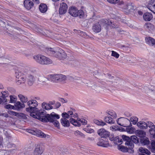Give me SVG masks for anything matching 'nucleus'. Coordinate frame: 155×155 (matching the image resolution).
Instances as JSON below:
<instances>
[{
  "label": "nucleus",
  "instance_id": "obj_47",
  "mask_svg": "<svg viewBox=\"0 0 155 155\" xmlns=\"http://www.w3.org/2000/svg\"><path fill=\"white\" fill-rule=\"evenodd\" d=\"M108 114L109 115L112 116L114 118H115L117 117V115L115 112L111 110L109 111Z\"/></svg>",
  "mask_w": 155,
  "mask_h": 155
},
{
  "label": "nucleus",
  "instance_id": "obj_6",
  "mask_svg": "<svg viewBox=\"0 0 155 155\" xmlns=\"http://www.w3.org/2000/svg\"><path fill=\"white\" fill-rule=\"evenodd\" d=\"M117 122L118 125L124 127H130L132 125L130 120L126 118H120L117 120Z\"/></svg>",
  "mask_w": 155,
  "mask_h": 155
},
{
  "label": "nucleus",
  "instance_id": "obj_12",
  "mask_svg": "<svg viewBox=\"0 0 155 155\" xmlns=\"http://www.w3.org/2000/svg\"><path fill=\"white\" fill-rule=\"evenodd\" d=\"M97 144L98 146L105 147H108L109 146L108 140L107 138H104L100 139Z\"/></svg>",
  "mask_w": 155,
  "mask_h": 155
},
{
  "label": "nucleus",
  "instance_id": "obj_15",
  "mask_svg": "<svg viewBox=\"0 0 155 155\" xmlns=\"http://www.w3.org/2000/svg\"><path fill=\"white\" fill-rule=\"evenodd\" d=\"M67 55L64 51L61 49H59L57 51L55 57L61 60L65 59Z\"/></svg>",
  "mask_w": 155,
  "mask_h": 155
},
{
  "label": "nucleus",
  "instance_id": "obj_61",
  "mask_svg": "<svg viewBox=\"0 0 155 155\" xmlns=\"http://www.w3.org/2000/svg\"><path fill=\"white\" fill-rule=\"evenodd\" d=\"M0 115L6 118L8 117V115L7 113H1L0 114Z\"/></svg>",
  "mask_w": 155,
  "mask_h": 155
},
{
  "label": "nucleus",
  "instance_id": "obj_59",
  "mask_svg": "<svg viewBox=\"0 0 155 155\" xmlns=\"http://www.w3.org/2000/svg\"><path fill=\"white\" fill-rule=\"evenodd\" d=\"M109 140L111 141L114 140V143H115V140L114 139V136L113 135H111L110 136H109Z\"/></svg>",
  "mask_w": 155,
  "mask_h": 155
},
{
  "label": "nucleus",
  "instance_id": "obj_18",
  "mask_svg": "<svg viewBox=\"0 0 155 155\" xmlns=\"http://www.w3.org/2000/svg\"><path fill=\"white\" fill-rule=\"evenodd\" d=\"M101 22V21H100ZM101 24L103 25L100 22H97L94 23L92 26V30L95 33H99L101 30Z\"/></svg>",
  "mask_w": 155,
  "mask_h": 155
},
{
  "label": "nucleus",
  "instance_id": "obj_60",
  "mask_svg": "<svg viewBox=\"0 0 155 155\" xmlns=\"http://www.w3.org/2000/svg\"><path fill=\"white\" fill-rule=\"evenodd\" d=\"M59 100L62 103H65L67 102V100H64L63 98H60Z\"/></svg>",
  "mask_w": 155,
  "mask_h": 155
},
{
  "label": "nucleus",
  "instance_id": "obj_36",
  "mask_svg": "<svg viewBox=\"0 0 155 155\" xmlns=\"http://www.w3.org/2000/svg\"><path fill=\"white\" fill-rule=\"evenodd\" d=\"M18 97L23 103L28 101V99L26 96H24L21 94H19L18 95Z\"/></svg>",
  "mask_w": 155,
  "mask_h": 155
},
{
  "label": "nucleus",
  "instance_id": "obj_8",
  "mask_svg": "<svg viewBox=\"0 0 155 155\" xmlns=\"http://www.w3.org/2000/svg\"><path fill=\"white\" fill-rule=\"evenodd\" d=\"M122 138L123 140L125 141V144L126 145H129L130 148V150L131 151H130V152H132V149L133 147H134V144L132 142H131L130 140V137H129L126 135H123L122 136Z\"/></svg>",
  "mask_w": 155,
  "mask_h": 155
},
{
  "label": "nucleus",
  "instance_id": "obj_26",
  "mask_svg": "<svg viewBox=\"0 0 155 155\" xmlns=\"http://www.w3.org/2000/svg\"><path fill=\"white\" fill-rule=\"evenodd\" d=\"M61 125L65 127H68L70 126V124L68 120L65 119H61L60 120Z\"/></svg>",
  "mask_w": 155,
  "mask_h": 155
},
{
  "label": "nucleus",
  "instance_id": "obj_51",
  "mask_svg": "<svg viewBox=\"0 0 155 155\" xmlns=\"http://www.w3.org/2000/svg\"><path fill=\"white\" fill-rule=\"evenodd\" d=\"M151 146L152 147V151L155 152V141H152L151 143Z\"/></svg>",
  "mask_w": 155,
  "mask_h": 155
},
{
  "label": "nucleus",
  "instance_id": "obj_56",
  "mask_svg": "<svg viewBox=\"0 0 155 155\" xmlns=\"http://www.w3.org/2000/svg\"><path fill=\"white\" fill-rule=\"evenodd\" d=\"M122 143V140L121 139L120 140L119 139H117V140H115V143L116 144H121Z\"/></svg>",
  "mask_w": 155,
  "mask_h": 155
},
{
  "label": "nucleus",
  "instance_id": "obj_24",
  "mask_svg": "<svg viewBox=\"0 0 155 155\" xmlns=\"http://www.w3.org/2000/svg\"><path fill=\"white\" fill-rule=\"evenodd\" d=\"M153 15L151 13L149 12L145 13L143 15V18L144 20L147 21H149L153 18Z\"/></svg>",
  "mask_w": 155,
  "mask_h": 155
},
{
  "label": "nucleus",
  "instance_id": "obj_52",
  "mask_svg": "<svg viewBox=\"0 0 155 155\" xmlns=\"http://www.w3.org/2000/svg\"><path fill=\"white\" fill-rule=\"evenodd\" d=\"M107 1L109 3L115 4L118 3L119 1V0H107Z\"/></svg>",
  "mask_w": 155,
  "mask_h": 155
},
{
  "label": "nucleus",
  "instance_id": "obj_22",
  "mask_svg": "<svg viewBox=\"0 0 155 155\" xmlns=\"http://www.w3.org/2000/svg\"><path fill=\"white\" fill-rule=\"evenodd\" d=\"M128 147H125L124 146H121L119 148V150H121V151H122L124 152H128L129 153H133L134 152V148H132V150L133 151H132V152H130V151H131V150H130V147H129L130 146L129 145H127Z\"/></svg>",
  "mask_w": 155,
  "mask_h": 155
},
{
  "label": "nucleus",
  "instance_id": "obj_38",
  "mask_svg": "<svg viewBox=\"0 0 155 155\" xmlns=\"http://www.w3.org/2000/svg\"><path fill=\"white\" fill-rule=\"evenodd\" d=\"M93 122L95 124L101 126H104L106 124L105 122L102 120L100 121L97 120H94Z\"/></svg>",
  "mask_w": 155,
  "mask_h": 155
},
{
  "label": "nucleus",
  "instance_id": "obj_54",
  "mask_svg": "<svg viewBox=\"0 0 155 155\" xmlns=\"http://www.w3.org/2000/svg\"><path fill=\"white\" fill-rule=\"evenodd\" d=\"M119 3V5L121 6H122L123 7V6H125V3H127V2L125 1L121 0V1H120Z\"/></svg>",
  "mask_w": 155,
  "mask_h": 155
},
{
  "label": "nucleus",
  "instance_id": "obj_42",
  "mask_svg": "<svg viewBox=\"0 0 155 155\" xmlns=\"http://www.w3.org/2000/svg\"><path fill=\"white\" fill-rule=\"evenodd\" d=\"M138 120V118L137 117H131L129 120H130V122H132L133 124H135L137 122Z\"/></svg>",
  "mask_w": 155,
  "mask_h": 155
},
{
  "label": "nucleus",
  "instance_id": "obj_64",
  "mask_svg": "<svg viewBox=\"0 0 155 155\" xmlns=\"http://www.w3.org/2000/svg\"><path fill=\"white\" fill-rule=\"evenodd\" d=\"M74 31L75 32H76V31L77 32L78 34H79L80 33L83 34L84 33L83 31H81L80 30L74 29Z\"/></svg>",
  "mask_w": 155,
  "mask_h": 155
},
{
  "label": "nucleus",
  "instance_id": "obj_48",
  "mask_svg": "<svg viewBox=\"0 0 155 155\" xmlns=\"http://www.w3.org/2000/svg\"><path fill=\"white\" fill-rule=\"evenodd\" d=\"M154 128H151L149 130V132L151 135H152L153 137L155 138V130Z\"/></svg>",
  "mask_w": 155,
  "mask_h": 155
},
{
  "label": "nucleus",
  "instance_id": "obj_58",
  "mask_svg": "<svg viewBox=\"0 0 155 155\" xmlns=\"http://www.w3.org/2000/svg\"><path fill=\"white\" fill-rule=\"evenodd\" d=\"M86 131L87 133H91L94 132V130L93 129L88 128L87 129Z\"/></svg>",
  "mask_w": 155,
  "mask_h": 155
},
{
  "label": "nucleus",
  "instance_id": "obj_5",
  "mask_svg": "<svg viewBox=\"0 0 155 155\" xmlns=\"http://www.w3.org/2000/svg\"><path fill=\"white\" fill-rule=\"evenodd\" d=\"M68 11L69 14L73 16L76 17L78 16L80 18H82L84 17L83 11L81 10H78L75 7H71Z\"/></svg>",
  "mask_w": 155,
  "mask_h": 155
},
{
  "label": "nucleus",
  "instance_id": "obj_3",
  "mask_svg": "<svg viewBox=\"0 0 155 155\" xmlns=\"http://www.w3.org/2000/svg\"><path fill=\"white\" fill-rule=\"evenodd\" d=\"M30 71L24 69L21 71H17L15 72L16 83L18 84H24L26 81V76Z\"/></svg>",
  "mask_w": 155,
  "mask_h": 155
},
{
  "label": "nucleus",
  "instance_id": "obj_33",
  "mask_svg": "<svg viewBox=\"0 0 155 155\" xmlns=\"http://www.w3.org/2000/svg\"><path fill=\"white\" fill-rule=\"evenodd\" d=\"M130 140L131 142H132L134 144H138L139 143V138L136 136L133 135L130 137Z\"/></svg>",
  "mask_w": 155,
  "mask_h": 155
},
{
  "label": "nucleus",
  "instance_id": "obj_40",
  "mask_svg": "<svg viewBox=\"0 0 155 155\" xmlns=\"http://www.w3.org/2000/svg\"><path fill=\"white\" fill-rule=\"evenodd\" d=\"M10 103H15L17 100V98L16 96L14 95H12L10 96Z\"/></svg>",
  "mask_w": 155,
  "mask_h": 155
},
{
  "label": "nucleus",
  "instance_id": "obj_9",
  "mask_svg": "<svg viewBox=\"0 0 155 155\" xmlns=\"http://www.w3.org/2000/svg\"><path fill=\"white\" fill-rule=\"evenodd\" d=\"M101 22L104 25L110 26L112 28H117L118 27L117 25H116L109 19H102L101 20Z\"/></svg>",
  "mask_w": 155,
  "mask_h": 155
},
{
  "label": "nucleus",
  "instance_id": "obj_21",
  "mask_svg": "<svg viewBox=\"0 0 155 155\" xmlns=\"http://www.w3.org/2000/svg\"><path fill=\"white\" fill-rule=\"evenodd\" d=\"M148 8L155 13V0H151L148 4Z\"/></svg>",
  "mask_w": 155,
  "mask_h": 155
},
{
  "label": "nucleus",
  "instance_id": "obj_50",
  "mask_svg": "<svg viewBox=\"0 0 155 155\" xmlns=\"http://www.w3.org/2000/svg\"><path fill=\"white\" fill-rule=\"evenodd\" d=\"M8 113L11 115H14L16 116H18V114L16 112L12 110H8Z\"/></svg>",
  "mask_w": 155,
  "mask_h": 155
},
{
  "label": "nucleus",
  "instance_id": "obj_49",
  "mask_svg": "<svg viewBox=\"0 0 155 155\" xmlns=\"http://www.w3.org/2000/svg\"><path fill=\"white\" fill-rule=\"evenodd\" d=\"M111 56L114 57L116 58H118L119 57V54L116 52L114 51H112Z\"/></svg>",
  "mask_w": 155,
  "mask_h": 155
},
{
  "label": "nucleus",
  "instance_id": "obj_2",
  "mask_svg": "<svg viewBox=\"0 0 155 155\" xmlns=\"http://www.w3.org/2000/svg\"><path fill=\"white\" fill-rule=\"evenodd\" d=\"M46 112L43 110V111L39 113L40 115L38 116V119L43 122H53L54 120L56 119H59L60 116L58 114H56L54 112H52L51 114H47L45 115Z\"/></svg>",
  "mask_w": 155,
  "mask_h": 155
},
{
  "label": "nucleus",
  "instance_id": "obj_35",
  "mask_svg": "<svg viewBox=\"0 0 155 155\" xmlns=\"http://www.w3.org/2000/svg\"><path fill=\"white\" fill-rule=\"evenodd\" d=\"M69 120L71 124L75 126L80 127L81 126V123L80 122L73 118H70Z\"/></svg>",
  "mask_w": 155,
  "mask_h": 155
},
{
  "label": "nucleus",
  "instance_id": "obj_20",
  "mask_svg": "<svg viewBox=\"0 0 155 155\" xmlns=\"http://www.w3.org/2000/svg\"><path fill=\"white\" fill-rule=\"evenodd\" d=\"M146 43L149 45L154 46L155 48V39L150 37H146L145 38Z\"/></svg>",
  "mask_w": 155,
  "mask_h": 155
},
{
  "label": "nucleus",
  "instance_id": "obj_44",
  "mask_svg": "<svg viewBox=\"0 0 155 155\" xmlns=\"http://www.w3.org/2000/svg\"><path fill=\"white\" fill-rule=\"evenodd\" d=\"M112 128L115 130H118L123 131L124 129V128L121 127H119L118 126H112Z\"/></svg>",
  "mask_w": 155,
  "mask_h": 155
},
{
  "label": "nucleus",
  "instance_id": "obj_39",
  "mask_svg": "<svg viewBox=\"0 0 155 155\" xmlns=\"http://www.w3.org/2000/svg\"><path fill=\"white\" fill-rule=\"evenodd\" d=\"M139 151L143 153H145L147 155L150 154V152L147 149L143 147H140L139 149Z\"/></svg>",
  "mask_w": 155,
  "mask_h": 155
},
{
  "label": "nucleus",
  "instance_id": "obj_27",
  "mask_svg": "<svg viewBox=\"0 0 155 155\" xmlns=\"http://www.w3.org/2000/svg\"><path fill=\"white\" fill-rule=\"evenodd\" d=\"M57 77V74H50L48 75L47 79L49 81L56 82Z\"/></svg>",
  "mask_w": 155,
  "mask_h": 155
},
{
  "label": "nucleus",
  "instance_id": "obj_19",
  "mask_svg": "<svg viewBox=\"0 0 155 155\" xmlns=\"http://www.w3.org/2000/svg\"><path fill=\"white\" fill-rule=\"evenodd\" d=\"M25 8L28 10H30L34 6L33 3L30 0H25L24 2Z\"/></svg>",
  "mask_w": 155,
  "mask_h": 155
},
{
  "label": "nucleus",
  "instance_id": "obj_37",
  "mask_svg": "<svg viewBox=\"0 0 155 155\" xmlns=\"http://www.w3.org/2000/svg\"><path fill=\"white\" fill-rule=\"evenodd\" d=\"M104 120L106 122L109 124H114V121L112 118L109 117H104Z\"/></svg>",
  "mask_w": 155,
  "mask_h": 155
},
{
  "label": "nucleus",
  "instance_id": "obj_57",
  "mask_svg": "<svg viewBox=\"0 0 155 155\" xmlns=\"http://www.w3.org/2000/svg\"><path fill=\"white\" fill-rule=\"evenodd\" d=\"M80 121L83 125L86 124L87 123V121L85 119L81 118V119Z\"/></svg>",
  "mask_w": 155,
  "mask_h": 155
},
{
  "label": "nucleus",
  "instance_id": "obj_23",
  "mask_svg": "<svg viewBox=\"0 0 155 155\" xmlns=\"http://www.w3.org/2000/svg\"><path fill=\"white\" fill-rule=\"evenodd\" d=\"M25 106V105L24 103H21L20 102L17 101L15 104V110H19L24 107Z\"/></svg>",
  "mask_w": 155,
  "mask_h": 155
},
{
  "label": "nucleus",
  "instance_id": "obj_10",
  "mask_svg": "<svg viewBox=\"0 0 155 155\" xmlns=\"http://www.w3.org/2000/svg\"><path fill=\"white\" fill-rule=\"evenodd\" d=\"M35 77L33 75L28 73L26 76V81L29 86H31L35 82Z\"/></svg>",
  "mask_w": 155,
  "mask_h": 155
},
{
  "label": "nucleus",
  "instance_id": "obj_53",
  "mask_svg": "<svg viewBox=\"0 0 155 155\" xmlns=\"http://www.w3.org/2000/svg\"><path fill=\"white\" fill-rule=\"evenodd\" d=\"M147 125L148 127H149L150 128H155V125L151 122H149Z\"/></svg>",
  "mask_w": 155,
  "mask_h": 155
},
{
  "label": "nucleus",
  "instance_id": "obj_55",
  "mask_svg": "<svg viewBox=\"0 0 155 155\" xmlns=\"http://www.w3.org/2000/svg\"><path fill=\"white\" fill-rule=\"evenodd\" d=\"M51 123H52L55 126H56L57 127H58L59 125V123L58 121L57 120H54V121L53 122H51Z\"/></svg>",
  "mask_w": 155,
  "mask_h": 155
},
{
  "label": "nucleus",
  "instance_id": "obj_32",
  "mask_svg": "<svg viewBox=\"0 0 155 155\" xmlns=\"http://www.w3.org/2000/svg\"><path fill=\"white\" fill-rule=\"evenodd\" d=\"M42 108L46 110H49L53 108V107L50 104L43 102L42 104Z\"/></svg>",
  "mask_w": 155,
  "mask_h": 155
},
{
  "label": "nucleus",
  "instance_id": "obj_13",
  "mask_svg": "<svg viewBox=\"0 0 155 155\" xmlns=\"http://www.w3.org/2000/svg\"><path fill=\"white\" fill-rule=\"evenodd\" d=\"M44 51L48 55L55 57L57 52L54 48H51L46 47L44 50Z\"/></svg>",
  "mask_w": 155,
  "mask_h": 155
},
{
  "label": "nucleus",
  "instance_id": "obj_11",
  "mask_svg": "<svg viewBox=\"0 0 155 155\" xmlns=\"http://www.w3.org/2000/svg\"><path fill=\"white\" fill-rule=\"evenodd\" d=\"M68 6L67 4L64 2L60 4L59 9V14L61 15H64L67 12Z\"/></svg>",
  "mask_w": 155,
  "mask_h": 155
},
{
  "label": "nucleus",
  "instance_id": "obj_34",
  "mask_svg": "<svg viewBox=\"0 0 155 155\" xmlns=\"http://www.w3.org/2000/svg\"><path fill=\"white\" fill-rule=\"evenodd\" d=\"M57 81L58 82L64 81L66 79V77L65 75L61 74H57Z\"/></svg>",
  "mask_w": 155,
  "mask_h": 155
},
{
  "label": "nucleus",
  "instance_id": "obj_4",
  "mask_svg": "<svg viewBox=\"0 0 155 155\" xmlns=\"http://www.w3.org/2000/svg\"><path fill=\"white\" fill-rule=\"evenodd\" d=\"M33 58L37 63L41 64L47 65L52 63L51 59L42 55H36L34 56Z\"/></svg>",
  "mask_w": 155,
  "mask_h": 155
},
{
  "label": "nucleus",
  "instance_id": "obj_46",
  "mask_svg": "<svg viewBox=\"0 0 155 155\" xmlns=\"http://www.w3.org/2000/svg\"><path fill=\"white\" fill-rule=\"evenodd\" d=\"M5 108L8 110L13 109L15 110V105L13 106L10 104H8L5 106Z\"/></svg>",
  "mask_w": 155,
  "mask_h": 155
},
{
  "label": "nucleus",
  "instance_id": "obj_45",
  "mask_svg": "<svg viewBox=\"0 0 155 155\" xmlns=\"http://www.w3.org/2000/svg\"><path fill=\"white\" fill-rule=\"evenodd\" d=\"M61 115L63 118L61 119H68L70 117V116L68 114V113L66 112H64L61 114Z\"/></svg>",
  "mask_w": 155,
  "mask_h": 155
},
{
  "label": "nucleus",
  "instance_id": "obj_14",
  "mask_svg": "<svg viewBox=\"0 0 155 155\" xmlns=\"http://www.w3.org/2000/svg\"><path fill=\"white\" fill-rule=\"evenodd\" d=\"M123 8L128 11L131 12L135 10V7L133 3L127 2L125 3V6H123Z\"/></svg>",
  "mask_w": 155,
  "mask_h": 155
},
{
  "label": "nucleus",
  "instance_id": "obj_63",
  "mask_svg": "<svg viewBox=\"0 0 155 155\" xmlns=\"http://www.w3.org/2000/svg\"><path fill=\"white\" fill-rule=\"evenodd\" d=\"M55 107L56 108L59 107L61 106L60 103L59 102H57L55 104Z\"/></svg>",
  "mask_w": 155,
  "mask_h": 155
},
{
  "label": "nucleus",
  "instance_id": "obj_29",
  "mask_svg": "<svg viewBox=\"0 0 155 155\" xmlns=\"http://www.w3.org/2000/svg\"><path fill=\"white\" fill-rule=\"evenodd\" d=\"M135 134L137 136L143 138L145 137L146 133L142 130H137L136 131Z\"/></svg>",
  "mask_w": 155,
  "mask_h": 155
},
{
  "label": "nucleus",
  "instance_id": "obj_25",
  "mask_svg": "<svg viewBox=\"0 0 155 155\" xmlns=\"http://www.w3.org/2000/svg\"><path fill=\"white\" fill-rule=\"evenodd\" d=\"M144 27L146 30L150 31H153L154 29V26L151 23L148 22L145 24Z\"/></svg>",
  "mask_w": 155,
  "mask_h": 155
},
{
  "label": "nucleus",
  "instance_id": "obj_41",
  "mask_svg": "<svg viewBox=\"0 0 155 155\" xmlns=\"http://www.w3.org/2000/svg\"><path fill=\"white\" fill-rule=\"evenodd\" d=\"M7 93V91H3L2 92V97L4 99V100L5 102H7V99H5V98L8 96Z\"/></svg>",
  "mask_w": 155,
  "mask_h": 155
},
{
  "label": "nucleus",
  "instance_id": "obj_43",
  "mask_svg": "<svg viewBox=\"0 0 155 155\" xmlns=\"http://www.w3.org/2000/svg\"><path fill=\"white\" fill-rule=\"evenodd\" d=\"M74 134L76 136L81 137H85V135L84 134H82L81 132H80L78 130H77V131H75L74 132Z\"/></svg>",
  "mask_w": 155,
  "mask_h": 155
},
{
  "label": "nucleus",
  "instance_id": "obj_31",
  "mask_svg": "<svg viewBox=\"0 0 155 155\" xmlns=\"http://www.w3.org/2000/svg\"><path fill=\"white\" fill-rule=\"evenodd\" d=\"M39 9L41 12H45L47 9V5L45 4H41L39 6Z\"/></svg>",
  "mask_w": 155,
  "mask_h": 155
},
{
  "label": "nucleus",
  "instance_id": "obj_28",
  "mask_svg": "<svg viewBox=\"0 0 155 155\" xmlns=\"http://www.w3.org/2000/svg\"><path fill=\"white\" fill-rule=\"evenodd\" d=\"M137 126L140 129H146L147 128L148 125L143 121L140 122L137 124Z\"/></svg>",
  "mask_w": 155,
  "mask_h": 155
},
{
  "label": "nucleus",
  "instance_id": "obj_16",
  "mask_svg": "<svg viewBox=\"0 0 155 155\" xmlns=\"http://www.w3.org/2000/svg\"><path fill=\"white\" fill-rule=\"evenodd\" d=\"M97 133L103 138H106L107 137H109L110 135L109 132L104 128L99 129L97 131Z\"/></svg>",
  "mask_w": 155,
  "mask_h": 155
},
{
  "label": "nucleus",
  "instance_id": "obj_7",
  "mask_svg": "<svg viewBox=\"0 0 155 155\" xmlns=\"http://www.w3.org/2000/svg\"><path fill=\"white\" fill-rule=\"evenodd\" d=\"M30 133L33 135H36L37 137L41 138H45L47 137L48 138L49 137V136L48 135H46L41 131L37 129L31 130V132H30Z\"/></svg>",
  "mask_w": 155,
  "mask_h": 155
},
{
  "label": "nucleus",
  "instance_id": "obj_17",
  "mask_svg": "<svg viewBox=\"0 0 155 155\" xmlns=\"http://www.w3.org/2000/svg\"><path fill=\"white\" fill-rule=\"evenodd\" d=\"M44 151L42 146L40 144L38 145L34 151V155H41Z\"/></svg>",
  "mask_w": 155,
  "mask_h": 155
},
{
  "label": "nucleus",
  "instance_id": "obj_30",
  "mask_svg": "<svg viewBox=\"0 0 155 155\" xmlns=\"http://www.w3.org/2000/svg\"><path fill=\"white\" fill-rule=\"evenodd\" d=\"M140 142L142 145H147L150 143L148 138L145 137L141 138L140 139Z\"/></svg>",
  "mask_w": 155,
  "mask_h": 155
},
{
  "label": "nucleus",
  "instance_id": "obj_1",
  "mask_svg": "<svg viewBox=\"0 0 155 155\" xmlns=\"http://www.w3.org/2000/svg\"><path fill=\"white\" fill-rule=\"evenodd\" d=\"M38 103L36 100H30L27 102V104L28 107L26 108V111L30 113V115L34 118L38 119V116L40 115L39 113L43 111L41 110H38L36 107Z\"/></svg>",
  "mask_w": 155,
  "mask_h": 155
},
{
  "label": "nucleus",
  "instance_id": "obj_62",
  "mask_svg": "<svg viewBox=\"0 0 155 155\" xmlns=\"http://www.w3.org/2000/svg\"><path fill=\"white\" fill-rule=\"evenodd\" d=\"M144 89H145V90H147V92H148V91H153V90H152V89H149L147 86H144Z\"/></svg>",
  "mask_w": 155,
  "mask_h": 155
}]
</instances>
